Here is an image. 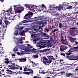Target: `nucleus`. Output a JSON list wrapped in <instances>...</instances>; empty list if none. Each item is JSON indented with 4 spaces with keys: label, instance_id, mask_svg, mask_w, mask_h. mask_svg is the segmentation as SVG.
<instances>
[{
    "label": "nucleus",
    "instance_id": "30",
    "mask_svg": "<svg viewBox=\"0 0 78 78\" xmlns=\"http://www.w3.org/2000/svg\"><path fill=\"white\" fill-rule=\"evenodd\" d=\"M32 27L33 28V30H34V31H37V29L34 28H36V27H37V26L35 25L34 26H32Z\"/></svg>",
    "mask_w": 78,
    "mask_h": 78
},
{
    "label": "nucleus",
    "instance_id": "54",
    "mask_svg": "<svg viewBox=\"0 0 78 78\" xmlns=\"http://www.w3.org/2000/svg\"><path fill=\"white\" fill-rule=\"evenodd\" d=\"M66 65H70L71 66H72V64H65Z\"/></svg>",
    "mask_w": 78,
    "mask_h": 78
},
{
    "label": "nucleus",
    "instance_id": "20",
    "mask_svg": "<svg viewBox=\"0 0 78 78\" xmlns=\"http://www.w3.org/2000/svg\"><path fill=\"white\" fill-rule=\"evenodd\" d=\"M19 47L18 46H16L13 49L14 51H18V48H19Z\"/></svg>",
    "mask_w": 78,
    "mask_h": 78
},
{
    "label": "nucleus",
    "instance_id": "43",
    "mask_svg": "<svg viewBox=\"0 0 78 78\" xmlns=\"http://www.w3.org/2000/svg\"><path fill=\"white\" fill-rule=\"evenodd\" d=\"M68 9H72V8H73V7L72 6H69L68 7Z\"/></svg>",
    "mask_w": 78,
    "mask_h": 78
},
{
    "label": "nucleus",
    "instance_id": "47",
    "mask_svg": "<svg viewBox=\"0 0 78 78\" xmlns=\"http://www.w3.org/2000/svg\"><path fill=\"white\" fill-rule=\"evenodd\" d=\"M58 30L57 29H54L52 32V33H55V31H57Z\"/></svg>",
    "mask_w": 78,
    "mask_h": 78
},
{
    "label": "nucleus",
    "instance_id": "42",
    "mask_svg": "<svg viewBox=\"0 0 78 78\" xmlns=\"http://www.w3.org/2000/svg\"><path fill=\"white\" fill-rule=\"evenodd\" d=\"M31 37L32 39H34V35L33 34H32L31 35Z\"/></svg>",
    "mask_w": 78,
    "mask_h": 78
},
{
    "label": "nucleus",
    "instance_id": "52",
    "mask_svg": "<svg viewBox=\"0 0 78 78\" xmlns=\"http://www.w3.org/2000/svg\"><path fill=\"white\" fill-rule=\"evenodd\" d=\"M34 78H41V77H38L37 76H34Z\"/></svg>",
    "mask_w": 78,
    "mask_h": 78
},
{
    "label": "nucleus",
    "instance_id": "1",
    "mask_svg": "<svg viewBox=\"0 0 78 78\" xmlns=\"http://www.w3.org/2000/svg\"><path fill=\"white\" fill-rule=\"evenodd\" d=\"M62 5H60L58 6H57L55 4H53L50 5L48 9V11L49 12L51 13V15L53 16H58L59 14L58 12H56L58 10L61 11L62 10Z\"/></svg>",
    "mask_w": 78,
    "mask_h": 78
},
{
    "label": "nucleus",
    "instance_id": "12",
    "mask_svg": "<svg viewBox=\"0 0 78 78\" xmlns=\"http://www.w3.org/2000/svg\"><path fill=\"white\" fill-rule=\"evenodd\" d=\"M70 41L71 42H72V43H74V42H75V41H76V38H73L72 37H70Z\"/></svg>",
    "mask_w": 78,
    "mask_h": 78
},
{
    "label": "nucleus",
    "instance_id": "60",
    "mask_svg": "<svg viewBox=\"0 0 78 78\" xmlns=\"http://www.w3.org/2000/svg\"><path fill=\"white\" fill-rule=\"evenodd\" d=\"M75 43L76 44H78V43L77 41H75Z\"/></svg>",
    "mask_w": 78,
    "mask_h": 78
},
{
    "label": "nucleus",
    "instance_id": "19",
    "mask_svg": "<svg viewBox=\"0 0 78 78\" xmlns=\"http://www.w3.org/2000/svg\"><path fill=\"white\" fill-rule=\"evenodd\" d=\"M20 25H21L20 24L16 25L15 27V29L16 30L19 31V27H20Z\"/></svg>",
    "mask_w": 78,
    "mask_h": 78
},
{
    "label": "nucleus",
    "instance_id": "18",
    "mask_svg": "<svg viewBox=\"0 0 78 78\" xmlns=\"http://www.w3.org/2000/svg\"><path fill=\"white\" fill-rule=\"evenodd\" d=\"M17 55H23V54H24V51H20L17 53Z\"/></svg>",
    "mask_w": 78,
    "mask_h": 78
},
{
    "label": "nucleus",
    "instance_id": "15",
    "mask_svg": "<svg viewBox=\"0 0 78 78\" xmlns=\"http://www.w3.org/2000/svg\"><path fill=\"white\" fill-rule=\"evenodd\" d=\"M71 30H70V33L71 34H73L74 33V30H76V27H73L71 28Z\"/></svg>",
    "mask_w": 78,
    "mask_h": 78
},
{
    "label": "nucleus",
    "instance_id": "5",
    "mask_svg": "<svg viewBox=\"0 0 78 78\" xmlns=\"http://www.w3.org/2000/svg\"><path fill=\"white\" fill-rule=\"evenodd\" d=\"M21 39L18 38H16V37H13L14 41H16V44H22V37H21Z\"/></svg>",
    "mask_w": 78,
    "mask_h": 78
},
{
    "label": "nucleus",
    "instance_id": "3",
    "mask_svg": "<svg viewBox=\"0 0 78 78\" xmlns=\"http://www.w3.org/2000/svg\"><path fill=\"white\" fill-rule=\"evenodd\" d=\"M74 51L78 52V46L71 48L68 51V52H66V54L67 55H72V52H73Z\"/></svg>",
    "mask_w": 78,
    "mask_h": 78
},
{
    "label": "nucleus",
    "instance_id": "33",
    "mask_svg": "<svg viewBox=\"0 0 78 78\" xmlns=\"http://www.w3.org/2000/svg\"><path fill=\"white\" fill-rule=\"evenodd\" d=\"M2 20H2L1 19H0V25H1V26H2L3 25V22L2 21Z\"/></svg>",
    "mask_w": 78,
    "mask_h": 78
},
{
    "label": "nucleus",
    "instance_id": "62",
    "mask_svg": "<svg viewBox=\"0 0 78 78\" xmlns=\"http://www.w3.org/2000/svg\"><path fill=\"white\" fill-rule=\"evenodd\" d=\"M46 31H47V32H48V31H49V30L48 29H47L46 30Z\"/></svg>",
    "mask_w": 78,
    "mask_h": 78
},
{
    "label": "nucleus",
    "instance_id": "61",
    "mask_svg": "<svg viewBox=\"0 0 78 78\" xmlns=\"http://www.w3.org/2000/svg\"><path fill=\"white\" fill-rule=\"evenodd\" d=\"M1 2H4V0H0V1H1Z\"/></svg>",
    "mask_w": 78,
    "mask_h": 78
},
{
    "label": "nucleus",
    "instance_id": "25",
    "mask_svg": "<svg viewBox=\"0 0 78 78\" xmlns=\"http://www.w3.org/2000/svg\"><path fill=\"white\" fill-rule=\"evenodd\" d=\"M51 73H51V74H49L48 76H49L50 78H54L55 77L54 76L51 75V74H53V72H51Z\"/></svg>",
    "mask_w": 78,
    "mask_h": 78
},
{
    "label": "nucleus",
    "instance_id": "38",
    "mask_svg": "<svg viewBox=\"0 0 78 78\" xmlns=\"http://www.w3.org/2000/svg\"><path fill=\"white\" fill-rule=\"evenodd\" d=\"M27 45H28V47L30 48H33V46H32L30 45L29 44H27Z\"/></svg>",
    "mask_w": 78,
    "mask_h": 78
},
{
    "label": "nucleus",
    "instance_id": "28",
    "mask_svg": "<svg viewBox=\"0 0 78 78\" xmlns=\"http://www.w3.org/2000/svg\"><path fill=\"white\" fill-rule=\"evenodd\" d=\"M24 31H22V32L20 31V32H19L18 35L20 34L21 36H23V34H24Z\"/></svg>",
    "mask_w": 78,
    "mask_h": 78
},
{
    "label": "nucleus",
    "instance_id": "27",
    "mask_svg": "<svg viewBox=\"0 0 78 78\" xmlns=\"http://www.w3.org/2000/svg\"><path fill=\"white\" fill-rule=\"evenodd\" d=\"M19 30H15V31L14 32V34L15 36H17V34H18V33H19Z\"/></svg>",
    "mask_w": 78,
    "mask_h": 78
},
{
    "label": "nucleus",
    "instance_id": "2",
    "mask_svg": "<svg viewBox=\"0 0 78 78\" xmlns=\"http://www.w3.org/2000/svg\"><path fill=\"white\" fill-rule=\"evenodd\" d=\"M32 8H33V9H36V10L37 9L39 12H42V11L45 12L47 9L46 6L44 4H42L41 6L39 5L37 7L36 5H32Z\"/></svg>",
    "mask_w": 78,
    "mask_h": 78
},
{
    "label": "nucleus",
    "instance_id": "37",
    "mask_svg": "<svg viewBox=\"0 0 78 78\" xmlns=\"http://www.w3.org/2000/svg\"><path fill=\"white\" fill-rule=\"evenodd\" d=\"M23 29V27L22 26H20V27H19V31H20V30H22V29Z\"/></svg>",
    "mask_w": 78,
    "mask_h": 78
},
{
    "label": "nucleus",
    "instance_id": "8",
    "mask_svg": "<svg viewBox=\"0 0 78 78\" xmlns=\"http://www.w3.org/2000/svg\"><path fill=\"white\" fill-rule=\"evenodd\" d=\"M40 73H43V74H46V76H48L49 74H51V73H51V72H45L44 70H40L39 72Z\"/></svg>",
    "mask_w": 78,
    "mask_h": 78
},
{
    "label": "nucleus",
    "instance_id": "34",
    "mask_svg": "<svg viewBox=\"0 0 78 78\" xmlns=\"http://www.w3.org/2000/svg\"><path fill=\"white\" fill-rule=\"evenodd\" d=\"M23 73L24 74H27V75H30V73L29 72H23Z\"/></svg>",
    "mask_w": 78,
    "mask_h": 78
},
{
    "label": "nucleus",
    "instance_id": "44",
    "mask_svg": "<svg viewBox=\"0 0 78 78\" xmlns=\"http://www.w3.org/2000/svg\"><path fill=\"white\" fill-rule=\"evenodd\" d=\"M1 18L2 19H5V18H6V16H5V15H4Z\"/></svg>",
    "mask_w": 78,
    "mask_h": 78
},
{
    "label": "nucleus",
    "instance_id": "35",
    "mask_svg": "<svg viewBox=\"0 0 78 78\" xmlns=\"http://www.w3.org/2000/svg\"><path fill=\"white\" fill-rule=\"evenodd\" d=\"M33 58H38V55H34L32 56Z\"/></svg>",
    "mask_w": 78,
    "mask_h": 78
},
{
    "label": "nucleus",
    "instance_id": "7",
    "mask_svg": "<svg viewBox=\"0 0 78 78\" xmlns=\"http://www.w3.org/2000/svg\"><path fill=\"white\" fill-rule=\"evenodd\" d=\"M33 14L31 12L27 13L25 15L24 18L25 19H28V18H30V17H31Z\"/></svg>",
    "mask_w": 78,
    "mask_h": 78
},
{
    "label": "nucleus",
    "instance_id": "48",
    "mask_svg": "<svg viewBox=\"0 0 78 78\" xmlns=\"http://www.w3.org/2000/svg\"><path fill=\"white\" fill-rule=\"evenodd\" d=\"M36 19V20H41L42 18H40L39 19V17H37V18H35Z\"/></svg>",
    "mask_w": 78,
    "mask_h": 78
},
{
    "label": "nucleus",
    "instance_id": "41",
    "mask_svg": "<svg viewBox=\"0 0 78 78\" xmlns=\"http://www.w3.org/2000/svg\"><path fill=\"white\" fill-rule=\"evenodd\" d=\"M40 30L39 31H42V28H41V27L39 26V30Z\"/></svg>",
    "mask_w": 78,
    "mask_h": 78
},
{
    "label": "nucleus",
    "instance_id": "64",
    "mask_svg": "<svg viewBox=\"0 0 78 78\" xmlns=\"http://www.w3.org/2000/svg\"><path fill=\"white\" fill-rule=\"evenodd\" d=\"M75 70L77 71L78 70V69H75Z\"/></svg>",
    "mask_w": 78,
    "mask_h": 78
},
{
    "label": "nucleus",
    "instance_id": "17",
    "mask_svg": "<svg viewBox=\"0 0 78 78\" xmlns=\"http://www.w3.org/2000/svg\"><path fill=\"white\" fill-rule=\"evenodd\" d=\"M43 62L44 63V64H47V63H49V64H50L51 62V61L50 60H45V61H43Z\"/></svg>",
    "mask_w": 78,
    "mask_h": 78
},
{
    "label": "nucleus",
    "instance_id": "24",
    "mask_svg": "<svg viewBox=\"0 0 78 78\" xmlns=\"http://www.w3.org/2000/svg\"><path fill=\"white\" fill-rule=\"evenodd\" d=\"M73 75V73H68L66 75L67 77H69L70 76H71V75Z\"/></svg>",
    "mask_w": 78,
    "mask_h": 78
},
{
    "label": "nucleus",
    "instance_id": "55",
    "mask_svg": "<svg viewBox=\"0 0 78 78\" xmlns=\"http://www.w3.org/2000/svg\"><path fill=\"white\" fill-rule=\"evenodd\" d=\"M12 65H13L12 66L13 67H15V64L14 63H12Z\"/></svg>",
    "mask_w": 78,
    "mask_h": 78
},
{
    "label": "nucleus",
    "instance_id": "11",
    "mask_svg": "<svg viewBox=\"0 0 78 78\" xmlns=\"http://www.w3.org/2000/svg\"><path fill=\"white\" fill-rule=\"evenodd\" d=\"M32 5H25L26 8H27V10H29V9H32Z\"/></svg>",
    "mask_w": 78,
    "mask_h": 78
},
{
    "label": "nucleus",
    "instance_id": "23",
    "mask_svg": "<svg viewBox=\"0 0 78 78\" xmlns=\"http://www.w3.org/2000/svg\"><path fill=\"white\" fill-rule=\"evenodd\" d=\"M58 27L60 28H62V27H64V25L62 24L61 23H60L58 24Z\"/></svg>",
    "mask_w": 78,
    "mask_h": 78
},
{
    "label": "nucleus",
    "instance_id": "14",
    "mask_svg": "<svg viewBox=\"0 0 78 78\" xmlns=\"http://www.w3.org/2000/svg\"><path fill=\"white\" fill-rule=\"evenodd\" d=\"M67 48H68L67 47L62 46V47L60 48V50L61 51H63L64 50H66Z\"/></svg>",
    "mask_w": 78,
    "mask_h": 78
},
{
    "label": "nucleus",
    "instance_id": "10",
    "mask_svg": "<svg viewBox=\"0 0 78 78\" xmlns=\"http://www.w3.org/2000/svg\"><path fill=\"white\" fill-rule=\"evenodd\" d=\"M33 44H41L43 45V43L41 41V40H39L38 39H37V40H34L33 41Z\"/></svg>",
    "mask_w": 78,
    "mask_h": 78
},
{
    "label": "nucleus",
    "instance_id": "50",
    "mask_svg": "<svg viewBox=\"0 0 78 78\" xmlns=\"http://www.w3.org/2000/svg\"><path fill=\"white\" fill-rule=\"evenodd\" d=\"M20 48L22 49V50H23V49L25 48H23V46H20Z\"/></svg>",
    "mask_w": 78,
    "mask_h": 78
},
{
    "label": "nucleus",
    "instance_id": "6",
    "mask_svg": "<svg viewBox=\"0 0 78 78\" xmlns=\"http://www.w3.org/2000/svg\"><path fill=\"white\" fill-rule=\"evenodd\" d=\"M28 52H27V54L30 55V56L32 55L33 53H36V49L34 48H33L32 49H31V48H29L28 49Z\"/></svg>",
    "mask_w": 78,
    "mask_h": 78
},
{
    "label": "nucleus",
    "instance_id": "16",
    "mask_svg": "<svg viewBox=\"0 0 78 78\" xmlns=\"http://www.w3.org/2000/svg\"><path fill=\"white\" fill-rule=\"evenodd\" d=\"M75 58V57H73V56H70L69 57V60H71L72 61H75L78 59V58Z\"/></svg>",
    "mask_w": 78,
    "mask_h": 78
},
{
    "label": "nucleus",
    "instance_id": "40",
    "mask_svg": "<svg viewBox=\"0 0 78 78\" xmlns=\"http://www.w3.org/2000/svg\"><path fill=\"white\" fill-rule=\"evenodd\" d=\"M69 3H67L66 2H64L63 3V5H64V6H66V5H68Z\"/></svg>",
    "mask_w": 78,
    "mask_h": 78
},
{
    "label": "nucleus",
    "instance_id": "51",
    "mask_svg": "<svg viewBox=\"0 0 78 78\" xmlns=\"http://www.w3.org/2000/svg\"><path fill=\"white\" fill-rule=\"evenodd\" d=\"M60 55L61 56H65V54L64 53H61Z\"/></svg>",
    "mask_w": 78,
    "mask_h": 78
},
{
    "label": "nucleus",
    "instance_id": "49",
    "mask_svg": "<svg viewBox=\"0 0 78 78\" xmlns=\"http://www.w3.org/2000/svg\"><path fill=\"white\" fill-rule=\"evenodd\" d=\"M27 67L24 68V72H26V71H27Z\"/></svg>",
    "mask_w": 78,
    "mask_h": 78
},
{
    "label": "nucleus",
    "instance_id": "32",
    "mask_svg": "<svg viewBox=\"0 0 78 78\" xmlns=\"http://www.w3.org/2000/svg\"><path fill=\"white\" fill-rule=\"evenodd\" d=\"M5 23L6 25H9L10 23L8 21L6 20L5 21Z\"/></svg>",
    "mask_w": 78,
    "mask_h": 78
},
{
    "label": "nucleus",
    "instance_id": "29",
    "mask_svg": "<svg viewBox=\"0 0 78 78\" xmlns=\"http://www.w3.org/2000/svg\"><path fill=\"white\" fill-rule=\"evenodd\" d=\"M6 71L7 72H8L6 73H9V74L12 73V71L11 70H9V69H7Z\"/></svg>",
    "mask_w": 78,
    "mask_h": 78
},
{
    "label": "nucleus",
    "instance_id": "4",
    "mask_svg": "<svg viewBox=\"0 0 78 78\" xmlns=\"http://www.w3.org/2000/svg\"><path fill=\"white\" fill-rule=\"evenodd\" d=\"M14 8H16L18 9V10H17L15 11V13H20L22 11H23V10L24 9V8L23 7H20V6L19 5H14Z\"/></svg>",
    "mask_w": 78,
    "mask_h": 78
},
{
    "label": "nucleus",
    "instance_id": "39",
    "mask_svg": "<svg viewBox=\"0 0 78 78\" xmlns=\"http://www.w3.org/2000/svg\"><path fill=\"white\" fill-rule=\"evenodd\" d=\"M27 61V59L26 58H22V62H25Z\"/></svg>",
    "mask_w": 78,
    "mask_h": 78
},
{
    "label": "nucleus",
    "instance_id": "53",
    "mask_svg": "<svg viewBox=\"0 0 78 78\" xmlns=\"http://www.w3.org/2000/svg\"><path fill=\"white\" fill-rule=\"evenodd\" d=\"M36 66H36V65H35V64H34V65H33V67H35V68H36Z\"/></svg>",
    "mask_w": 78,
    "mask_h": 78
},
{
    "label": "nucleus",
    "instance_id": "36",
    "mask_svg": "<svg viewBox=\"0 0 78 78\" xmlns=\"http://www.w3.org/2000/svg\"><path fill=\"white\" fill-rule=\"evenodd\" d=\"M48 58H50V59L51 60V59H54V58H53V56H47Z\"/></svg>",
    "mask_w": 78,
    "mask_h": 78
},
{
    "label": "nucleus",
    "instance_id": "58",
    "mask_svg": "<svg viewBox=\"0 0 78 78\" xmlns=\"http://www.w3.org/2000/svg\"><path fill=\"white\" fill-rule=\"evenodd\" d=\"M0 78H2V75L0 74Z\"/></svg>",
    "mask_w": 78,
    "mask_h": 78
},
{
    "label": "nucleus",
    "instance_id": "59",
    "mask_svg": "<svg viewBox=\"0 0 78 78\" xmlns=\"http://www.w3.org/2000/svg\"><path fill=\"white\" fill-rule=\"evenodd\" d=\"M16 69H19V66L16 67Z\"/></svg>",
    "mask_w": 78,
    "mask_h": 78
},
{
    "label": "nucleus",
    "instance_id": "57",
    "mask_svg": "<svg viewBox=\"0 0 78 78\" xmlns=\"http://www.w3.org/2000/svg\"><path fill=\"white\" fill-rule=\"evenodd\" d=\"M20 69L21 70H22V67H20Z\"/></svg>",
    "mask_w": 78,
    "mask_h": 78
},
{
    "label": "nucleus",
    "instance_id": "21",
    "mask_svg": "<svg viewBox=\"0 0 78 78\" xmlns=\"http://www.w3.org/2000/svg\"><path fill=\"white\" fill-rule=\"evenodd\" d=\"M78 4V2H74L72 6L73 8H75V7L76 6V5Z\"/></svg>",
    "mask_w": 78,
    "mask_h": 78
},
{
    "label": "nucleus",
    "instance_id": "56",
    "mask_svg": "<svg viewBox=\"0 0 78 78\" xmlns=\"http://www.w3.org/2000/svg\"><path fill=\"white\" fill-rule=\"evenodd\" d=\"M16 56V55L14 54H13L12 55V57H13V56Z\"/></svg>",
    "mask_w": 78,
    "mask_h": 78
},
{
    "label": "nucleus",
    "instance_id": "13",
    "mask_svg": "<svg viewBox=\"0 0 78 78\" xmlns=\"http://www.w3.org/2000/svg\"><path fill=\"white\" fill-rule=\"evenodd\" d=\"M43 36H44L45 37H46L45 38V39H48L50 38V36L48 34H43Z\"/></svg>",
    "mask_w": 78,
    "mask_h": 78
},
{
    "label": "nucleus",
    "instance_id": "22",
    "mask_svg": "<svg viewBox=\"0 0 78 78\" xmlns=\"http://www.w3.org/2000/svg\"><path fill=\"white\" fill-rule=\"evenodd\" d=\"M5 62L6 64H9V60L8 58H5Z\"/></svg>",
    "mask_w": 78,
    "mask_h": 78
},
{
    "label": "nucleus",
    "instance_id": "45",
    "mask_svg": "<svg viewBox=\"0 0 78 78\" xmlns=\"http://www.w3.org/2000/svg\"><path fill=\"white\" fill-rule=\"evenodd\" d=\"M43 60H48V59L46 57H43Z\"/></svg>",
    "mask_w": 78,
    "mask_h": 78
},
{
    "label": "nucleus",
    "instance_id": "31",
    "mask_svg": "<svg viewBox=\"0 0 78 78\" xmlns=\"http://www.w3.org/2000/svg\"><path fill=\"white\" fill-rule=\"evenodd\" d=\"M12 11V9H10L7 10V12H8V14H10Z\"/></svg>",
    "mask_w": 78,
    "mask_h": 78
},
{
    "label": "nucleus",
    "instance_id": "26",
    "mask_svg": "<svg viewBox=\"0 0 78 78\" xmlns=\"http://www.w3.org/2000/svg\"><path fill=\"white\" fill-rule=\"evenodd\" d=\"M16 16L15 15V16H9V17H10V18H11L12 20H14V19H16Z\"/></svg>",
    "mask_w": 78,
    "mask_h": 78
},
{
    "label": "nucleus",
    "instance_id": "46",
    "mask_svg": "<svg viewBox=\"0 0 78 78\" xmlns=\"http://www.w3.org/2000/svg\"><path fill=\"white\" fill-rule=\"evenodd\" d=\"M18 60L20 61V62H22V58H19L18 59Z\"/></svg>",
    "mask_w": 78,
    "mask_h": 78
},
{
    "label": "nucleus",
    "instance_id": "63",
    "mask_svg": "<svg viewBox=\"0 0 78 78\" xmlns=\"http://www.w3.org/2000/svg\"><path fill=\"white\" fill-rule=\"evenodd\" d=\"M41 60L42 61H43V58H41Z\"/></svg>",
    "mask_w": 78,
    "mask_h": 78
},
{
    "label": "nucleus",
    "instance_id": "9",
    "mask_svg": "<svg viewBox=\"0 0 78 78\" xmlns=\"http://www.w3.org/2000/svg\"><path fill=\"white\" fill-rule=\"evenodd\" d=\"M32 22V19L31 18H30L27 21V20H24V21H23L21 22L19 24L20 25H22L23 23H26V22H27V23H28V22Z\"/></svg>",
    "mask_w": 78,
    "mask_h": 78
}]
</instances>
